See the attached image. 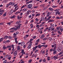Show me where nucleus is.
Segmentation results:
<instances>
[{
  "instance_id": "obj_1",
  "label": "nucleus",
  "mask_w": 63,
  "mask_h": 63,
  "mask_svg": "<svg viewBox=\"0 0 63 63\" xmlns=\"http://www.w3.org/2000/svg\"><path fill=\"white\" fill-rule=\"evenodd\" d=\"M32 42H31L29 44V45L28 46V48L29 49L31 48V46H32Z\"/></svg>"
},
{
  "instance_id": "obj_2",
  "label": "nucleus",
  "mask_w": 63,
  "mask_h": 63,
  "mask_svg": "<svg viewBox=\"0 0 63 63\" xmlns=\"http://www.w3.org/2000/svg\"><path fill=\"white\" fill-rule=\"evenodd\" d=\"M2 10V9H0V16L2 15L3 14V13L4 12V10Z\"/></svg>"
},
{
  "instance_id": "obj_3",
  "label": "nucleus",
  "mask_w": 63,
  "mask_h": 63,
  "mask_svg": "<svg viewBox=\"0 0 63 63\" xmlns=\"http://www.w3.org/2000/svg\"><path fill=\"white\" fill-rule=\"evenodd\" d=\"M32 7V4H30L28 5L27 8L28 9H31Z\"/></svg>"
},
{
  "instance_id": "obj_4",
  "label": "nucleus",
  "mask_w": 63,
  "mask_h": 63,
  "mask_svg": "<svg viewBox=\"0 0 63 63\" xmlns=\"http://www.w3.org/2000/svg\"><path fill=\"white\" fill-rule=\"evenodd\" d=\"M40 42V39H38L36 41V43H35V46H37L38 44V43H39V42Z\"/></svg>"
},
{
  "instance_id": "obj_5",
  "label": "nucleus",
  "mask_w": 63,
  "mask_h": 63,
  "mask_svg": "<svg viewBox=\"0 0 63 63\" xmlns=\"http://www.w3.org/2000/svg\"><path fill=\"white\" fill-rule=\"evenodd\" d=\"M28 10V9L27 8H24L22 10V11L23 12H26Z\"/></svg>"
},
{
  "instance_id": "obj_6",
  "label": "nucleus",
  "mask_w": 63,
  "mask_h": 63,
  "mask_svg": "<svg viewBox=\"0 0 63 63\" xmlns=\"http://www.w3.org/2000/svg\"><path fill=\"white\" fill-rule=\"evenodd\" d=\"M15 4V3L14 2H10L9 3V5H11L12 6H14Z\"/></svg>"
},
{
  "instance_id": "obj_7",
  "label": "nucleus",
  "mask_w": 63,
  "mask_h": 63,
  "mask_svg": "<svg viewBox=\"0 0 63 63\" xmlns=\"http://www.w3.org/2000/svg\"><path fill=\"white\" fill-rule=\"evenodd\" d=\"M20 53H22V54H23V55L25 54V53L24 52V50L23 49L22 50L21 52H20Z\"/></svg>"
},
{
  "instance_id": "obj_8",
  "label": "nucleus",
  "mask_w": 63,
  "mask_h": 63,
  "mask_svg": "<svg viewBox=\"0 0 63 63\" xmlns=\"http://www.w3.org/2000/svg\"><path fill=\"white\" fill-rule=\"evenodd\" d=\"M62 49L61 47H59L57 48V50L58 52H60Z\"/></svg>"
},
{
  "instance_id": "obj_9",
  "label": "nucleus",
  "mask_w": 63,
  "mask_h": 63,
  "mask_svg": "<svg viewBox=\"0 0 63 63\" xmlns=\"http://www.w3.org/2000/svg\"><path fill=\"white\" fill-rule=\"evenodd\" d=\"M22 25V24H20L19 25H18V26L16 27L17 29H19L20 27V26H21Z\"/></svg>"
},
{
  "instance_id": "obj_10",
  "label": "nucleus",
  "mask_w": 63,
  "mask_h": 63,
  "mask_svg": "<svg viewBox=\"0 0 63 63\" xmlns=\"http://www.w3.org/2000/svg\"><path fill=\"white\" fill-rule=\"evenodd\" d=\"M31 11L30 10H28L27 12V15H28L29 14V13H31Z\"/></svg>"
},
{
  "instance_id": "obj_11",
  "label": "nucleus",
  "mask_w": 63,
  "mask_h": 63,
  "mask_svg": "<svg viewBox=\"0 0 63 63\" xmlns=\"http://www.w3.org/2000/svg\"><path fill=\"white\" fill-rule=\"evenodd\" d=\"M53 52V54H55L56 53H57V49H56L55 50H54Z\"/></svg>"
},
{
  "instance_id": "obj_12",
  "label": "nucleus",
  "mask_w": 63,
  "mask_h": 63,
  "mask_svg": "<svg viewBox=\"0 0 63 63\" xmlns=\"http://www.w3.org/2000/svg\"><path fill=\"white\" fill-rule=\"evenodd\" d=\"M50 27H51L52 28H54V24H50Z\"/></svg>"
},
{
  "instance_id": "obj_13",
  "label": "nucleus",
  "mask_w": 63,
  "mask_h": 63,
  "mask_svg": "<svg viewBox=\"0 0 63 63\" xmlns=\"http://www.w3.org/2000/svg\"><path fill=\"white\" fill-rule=\"evenodd\" d=\"M60 13L59 11H57L55 12L56 16L57 15H57H60Z\"/></svg>"
},
{
  "instance_id": "obj_14",
  "label": "nucleus",
  "mask_w": 63,
  "mask_h": 63,
  "mask_svg": "<svg viewBox=\"0 0 63 63\" xmlns=\"http://www.w3.org/2000/svg\"><path fill=\"white\" fill-rule=\"evenodd\" d=\"M54 21V20L52 19H50L48 21V23H49V22H53Z\"/></svg>"
},
{
  "instance_id": "obj_15",
  "label": "nucleus",
  "mask_w": 63,
  "mask_h": 63,
  "mask_svg": "<svg viewBox=\"0 0 63 63\" xmlns=\"http://www.w3.org/2000/svg\"><path fill=\"white\" fill-rule=\"evenodd\" d=\"M8 1V0H4L2 1V3H6Z\"/></svg>"
},
{
  "instance_id": "obj_16",
  "label": "nucleus",
  "mask_w": 63,
  "mask_h": 63,
  "mask_svg": "<svg viewBox=\"0 0 63 63\" xmlns=\"http://www.w3.org/2000/svg\"><path fill=\"white\" fill-rule=\"evenodd\" d=\"M50 12H48L47 13V17H48L50 15Z\"/></svg>"
},
{
  "instance_id": "obj_17",
  "label": "nucleus",
  "mask_w": 63,
  "mask_h": 63,
  "mask_svg": "<svg viewBox=\"0 0 63 63\" xmlns=\"http://www.w3.org/2000/svg\"><path fill=\"white\" fill-rule=\"evenodd\" d=\"M3 48L4 49H6L7 48V46H6L5 45H4L3 47Z\"/></svg>"
},
{
  "instance_id": "obj_18",
  "label": "nucleus",
  "mask_w": 63,
  "mask_h": 63,
  "mask_svg": "<svg viewBox=\"0 0 63 63\" xmlns=\"http://www.w3.org/2000/svg\"><path fill=\"white\" fill-rule=\"evenodd\" d=\"M48 10L50 11H53V9L51 7L49 8H48Z\"/></svg>"
},
{
  "instance_id": "obj_19",
  "label": "nucleus",
  "mask_w": 63,
  "mask_h": 63,
  "mask_svg": "<svg viewBox=\"0 0 63 63\" xmlns=\"http://www.w3.org/2000/svg\"><path fill=\"white\" fill-rule=\"evenodd\" d=\"M31 27V29H32V28H33V24H31L30 25Z\"/></svg>"
},
{
  "instance_id": "obj_20",
  "label": "nucleus",
  "mask_w": 63,
  "mask_h": 63,
  "mask_svg": "<svg viewBox=\"0 0 63 63\" xmlns=\"http://www.w3.org/2000/svg\"><path fill=\"white\" fill-rule=\"evenodd\" d=\"M44 37H45V35L44 34H42L41 37V39H43Z\"/></svg>"
},
{
  "instance_id": "obj_21",
  "label": "nucleus",
  "mask_w": 63,
  "mask_h": 63,
  "mask_svg": "<svg viewBox=\"0 0 63 63\" xmlns=\"http://www.w3.org/2000/svg\"><path fill=\"white\" fill-rule=\"evenodd\" d=\"M53 59H55V60H56V59H58V57H55V56H54L53 57Z\"/></svg>"
},
{
  "instance_id": "obj_22",
  "label": "nucleus",
  "mask_w": 63,
  "mask_h": 63,
  "mask_svg": "<svg viewBox=\"0 0 63 63\" xmlns=\"http://www.w3.org/2000/svg\"><path fill=\"white\" fill-rule=\"evenodd\" d=\"M60 30L61 31V32H62L63 31V28L62 27H61L60 28Z\"/></svg>"
},
{
  "instance_id": "obj_23",
  "label": "nucleus",
  "mask_w": 63,
  "mask_h": 63,
  "mask_svg": "<svg viewBox=\"0 0 63 63\" xmlns=\"http://www.w3.org/2000/svg\"><path fill=\"white\" fill-rule=\"evenodd\" d=\"M14 12V10H12L10 12V14L12 15V14H13V13Z\"/></svg>"
},
{
  "instance_id": "obj_24",
  "label": "nucleus",
  "mask_w": 63,
  "mask_h": 63,
  "mask_svg": "<svg viewBox=\"0 0 63 63\" xmlns=\"http://www.w3.org/2000/svg\"><path fill=\"white\" fill-rule=\"evenodd\" d=\"M20 21H18L16 22V23L17 24H19V23H20Z\"/></svg>"
},
{
  "instance_id": "obj_25",
  "label": "nucleus",
  "mask_w": 63,
  "mask_h": 63,
  "mask_svg": "<svg viewBox=\"0 0 63 63\" xmlns=\"http://www.w3.org/2000/svg\"><path fill=\"white\" fill-rule=\"evenodd\" d=\"M24 44H25V43H24V42L23 41L21 43V46H23L24 45Z\"/></svg>"
},
{
  "instance_id": "obj_26",
  "label": "nucleus",
  "mask_w": 63,
  "mask_h": 63,
  "mask_svg": "<svg viewBox=\"0 0 63 63\" xmlns=\"http://www.w3.org/2000/svg\"><path fill=\"white\" fill-rule=\"evenodd\" d=\"M41 15V14H36L35 15V16H39Z\"/></svg>"
},
{
  "instance_id": "obj_27",
  "label": "nucleus",
  "mask_w": 63,
  "mask_h": 63,
  "mask_svg": "<svg viewBox=\"0 0 63 63\" xmlns=\"http://www.w3.org/2000/svg\"><path fill=\"white\" fill-rule=\"evenodd\" d=\"M20 47L19 46H18L17 47V50H20Z\"/></svg>"
},
{
  "instance_id": "obj_28",
  "label": "nucleus",
  "mask_w": 63,
  "mask_h": 63,
  "mask_svg": "<svg viewBox=\"0 0 63 63\" xmlns=\"http://www.w3.org/2000/svg\"><path fill=\"white\" fill-rule=\"evenodd\" d=\"M17 52L16 51H15L14 53V56H16V55H17Z\"/></svg>"
},
{
  "instance_id": "obj_29",
  "label": "nucleus",
  "mask_w": 63,
  "mask_h": 63,
  "mask_svg": "<svg viewBox=\"0 0 63 63\" xmlns=\"http://www.w3.org/2000/svg\"><path fill=\"white\" fill-rule=\"evenodd\" d=\"M42 46H43V45L41 46V45L40 44L38 46V48H41V47Z\"/></svg>"
},
{
  "instance_id": "obj_30",
  "label": "nucleus",
  "mask_w": 63,
  "mask_h": 63,
  "mask_svg": "<svg viewBox=\"0 0 63 63\" xmlns=\"http://www.w3.org/2000/svg\"><path fill=\"white\" fill-rule=\"evenodd\" d=\"M32 59H30L29 60L28 62L29 63H31L32 62Z\"/></svg>"
},
{
  "instance_id": "obj_31",
  "label": "nucleus",
  "mask_w": 63,
  "mask_h": 63,
  "mask_svg": "<svg viewBox=\"0 0 63 63\" xmlns=\"http://www.w3.org/2000/svg\"><path fill=\"white\" fill-rule=\"evenodd\" d=\"M14 30H10V32H11V33H14Z\"/></svg>"
},
{
  "instance_id": "obj_32",
  "label": "nucleus",
  "mask_w": 63,
  "mask_h": 63,
  "mask_svg": "<svg viewBox=\"0 0 63 63\" xmlns=\"http://www.w3.org/2000/svg\"><path fill=\"white\" fill-rule=\"evenodd\" d=\"M50 57H49L47 58V60L48 61L50 60Z\"/></svg>"
},
{
  "instance_id": "obj_33",
  "label": "nucleus",
  "mask_w": 63,
  "mask_h": 63,
  "mask_svg": "<svg viewBox=\"0 0 63 63\" xmlns=\"http://www.w3.org/2000/svg\"><path fill=\"white\" fill-rule=\"evenodd\" d=\"M42 54H43V55H44V54H45V51L44 50L42 52Z\"/></svg>"
},
{
  "instance_id": "obj_34",
  "label": "nucleus",
  "mask_w": 63,
  "mask_h": 63,
  "mask_svg": "<svg viewBox=\"0 0 63 63\" xmlns=\"http://www.w3.org/2000/svg\"><path fill=\"white\" fill-rule=\"evenodd\" d=\"M47 6H46L43 9V10L45 11V10H47Z\"/></svg>"
},
{
  "instance_id": "obj_35",
  "label": "nucleus",
  "mask_w": 63,
  "mask_h": 63,
  "mask_svg": "<svg viewBox=\"0 0 63 63\" xmlns=\"http://www.w3.org/2000/svg\"><path fill=\"white\" fill-rule=\"evenodd\" d=\"M3 41V38H2L0 39V42H1L2 41Z\"/></svg>"
},
{
  "instance_id": "obj_36",
  "label": "nucleus",
  "mask_w": 63,
  "mask_h": 63,
  "mask_svg": "<svg viewBox=\"0 0 63 63\" xmlns=\"http://www.w3.org/2000/svg\"><path fill=\"white\" fill-rule=\"evenodd\" d=\"M8 36H5L4 37V39H8Z\"/></svg>"
},
{
  "instance_id": "obj_37",
  "label": "nucleus",
  "mask_w": 63,
  "mask_h": 63,
  "mask_svg": "<svg viewBox=\"0 0 63 63\" xmlns=\"http://www.w3.org/2000/svg\"><path fill=\"white\" fill-rule=\"evenodd\" d=\"M15 17H16V16H13L12 17H11V18H15Z\"/></svg>"
},
{
  "instance_id": "obj_38",
  "label": "nucleus",
  "mask_w": 63,
  "mask_h": 63,
  "mask_svg": "<svg viewBox=\"0 0 63 63\" xmlns=\"http://www.w3.org/2000/svg\"><path fill=\"white\" fill-rule=\"evenodd\" d=\"M41 18V20L42 21H44V19H45L44 18V17H42Z\"/></svg>"
},
{
  "instance_id": "obj_39",
  "label": "nucleus",
  "mask_w": 63,
  "mask_h": 63,
  "mask_svg": "<svg viewBox=\"0 0 63 63\" xmlns=\"http://www.w3.org/2000/svg\"><path fill=\"white\" fill-rule=\"evenodd\" d=\"M51 29H52V28H51V27H50L49 28L48 30V31H49L50 30H51Z\"/></svg>"
},
{
  "instance_id": "obj_40",
  "label": "nucleus",
  "mask_w": 63,
  "mask_h": 63,
  "mask_svg": "<svg viewBox=\"0 0 63 63\" xmlns=\"http://www.w3.org/2000/svg\"><path fill=\"white\" fill-rule=\"evenodd\" d=\"M57 32L58 33H59V34H60L61 35L62 34V33L60 32V31L59 30Z\"/></svg>"
},
{
  "instance_id": "obj_41",
  "label": "nucleus",
  "mask_w": 63,
  "mask_h": 63,
  "mask_svg": "<svg viewBox=\"0 0 63 63\" xmlns=\"http://www.w3.org/2000/svg\"><path fill=\"white\" fill-rule=\"evenodd\" d=\"M29 36V35H26V36H25L24 37V38H27Z\"/></svg>"
},
{
  "instance_id": "obj_42",
  "label": "nucleus",
  "mask_w": 63,
  "mask_h": 63,
  "mask_svg": "<svg viewBox=\"0 0 63 63\" xmlns=\"http://www.w3.org/2000/svg\"><path fill=\"white\" fill-rule=\"evenodd\" d=\"M35 20L36 21H38L39 20V19L37 18H36L35 19Z\"/></svg>"
},
{
  "instance_id": "obj_43",
  "label": "nucleus",
  "mask_w": 63,
  "mask_h": 63,
  "mask_svg": "<svg viewBox=\"0 0 63 63\" xmlns=\"http://www.w3.org/2000/svg\"><path fill=\"white\" fill-rule=\"evenodd\" d=\"M57 7V6H56L53 5L52 6V7L53 8H56Z\"/></svg>"
},
{
  "instance_id": "obj_44",
  "label": "nucleus",
  "mask_w": 63,
  "mask_h": 63,
  "mask_svg": "<svg viewBox=\"0 0 63 63\" xmlns=\"http://www.w3.org/2000/svg\"><path fill=\"white\" fill-rule=\"evenodd\" d=\"M36 27H37V29H39V25H37Z\"/></svg>"
},
{
  "instance_id": "obj_45",
  "label": "nucleus",
  "mask_w": 63,
  "mask_h": 63,
  "mask_svg": "<svg viewBox=\"0 0 63 63\" xmlns=\"http://www.w3.org/2000/svg\"><path fill=\"white\" fill-rule=\"evenodd\" d=\"M53 48H51L50 50L49 51H50V52H52V51H53Z\"/></svg>"
},
{
  "instance_id": "obj_46",
  "label": "nucleus",
  "mask_w": 63,
  "mask_h": 63,
  "mask_svg": "<svg viewBox=\"0 0 63 63\" xmlns=\"http://www.w3.org/2000/svg\"><path fill=\"white\" fill-rule=\"evenodd\" d=\"M43 46L44 47H45V48L47 47V45H43Z\"/></svg>"
},
{
  "instance_id": "obj_47",
  "label": "nucleus",
  "mask_w": 63,
  "mask_h": 63,
  "mask_svg": "<svg viewBox=\"0 0 63 63\" xmlns=\"http://www.w3.org/2000/svg\"><path fill=\"white\" fill-rule=\"evenodd\" d=\"M36 36H33L32 37V38L33 39H35L36 38Z\"/></svg>"
},
{
  "instance_id": "obj_48",
  "label": "nucleus",
  "mask_w": 63,
  "mask_h": 63,
  "mask_svg": "<svg viewBox=\"0 0 63 63\" xmlns=\"http://www.w3.org/2000/svg\"><path fill=\"white\" fill-rule=\"evenodd\" d=\"M36 49V48H35L34 47L33 48V51H35Z\"/></svg>"
},
{
  "instance_id": "obj_49",
  "label": "nucleus",
  "mask_w": 63,
  "mask_h": 63,
  "mask_svg": "<svg viewBox=\"0 0 63 63\" xmlns=\"http://www.w3.org/2000/svg\"><path fill=\"white\" fill-rule=\"evenodd\" d=\"M8 38H9V39H12V36H8Z\"/></svg>"
},
{
  "instance_id": "obj_50",
  "label": "nucleus",
  "mask_w": 63,
  "mask_h": 63,
  "mask_svg": "<svg viewBox=\"0 0 63 63\" xmlns=\"http://www.w3.org/2000/svg\"><path fill=\"white\" fill-rule=\"evenodd\" d=\"M32 40H33V39H31L30 40V41L28 42V43H29V42H30V43H31V42H31V41H32Z\"/></svg>"
},
{
  "instance_id": "obj_51",
  "label": "nucleus",
  "mask_w": 63,
  "mask_h": 63,
  "mask_svg": "<svg viewBox=\"0 0 63 63\" xmlns=\"http://www.w3.org/2000/svg\"><path fill=\"white\" fill-rule=\"evenodd\" d=\"M7 60H5L3 62V63H7Z\"/></svg>"
},
{
  "instance_id": "obj_52",
  "label": "nucleus",
  "mask_w": 63,
  "mask_h": 63,
  "mask_svg": "<svg viewBox=\"0 0 63 63\" xmlns=\"http://www.w3.org/2000/svg\"><path fill=\"white\" fill-rule=\"evenodd\" d=\"M43 41H46V40H47V38H44L43 39Z\"/></svg>"
},
{
  "instance_id": "obj_53",
  "label": "nucleus",
  "mask_w": 63,
  "mask_h": 63,
  "mask_svg": "<svg viewBox=\"0 0 63 63\" xmlns=\"http://www.w3.org/2000/svg\"><path fill=\"white\" fill-rule=\"evenodd\" d=\"M43 62H46V60L45 59H44L43 60Z\"/></svg>"
},
{
  "instance_id": "obj_54",
  "label": "nucleus",
  "mask_w": 63,
  "mask_h": 63,
  "mask_svg": "<svg viewBox=\"0 0 63 63\" xmlns=\"http://www.w3.org/2000/svg\"><path fill=\"white\" fill-rule=\"evenodd\" d=\"M7 48H11V46H7Z\"/></svg>"
},
{
  "instance_id": "obj_55",
  "label": "nucleus",
  "mask_w": 63,
  "mask_h": 63,
  "mask_svg": "<svg viewBox=\"0 0 63 63\" xmlns=\"http://www.w3.org/2000/svg\"><path fill=\"white\" fill-rule=\"evenodd\" d=\"M6 16V13L5 12L3 16L4 17L5 16Z\"/></svg>"
},
{
  "instance_id": "obj_56",
  "label": "nucleus",
  "mask_w": 63,
  "mask_h": 63,
  "mask_svg": "<svg viewBox=\"0 0 63 63\" xmlns=\"http://www.w3.org/2000/svg\"><path fill=\"white\" fill-rule=\"evenodd\" d=\"M34 21V20L32 19L30 21L31 23H32V22Z\"/></svg>"
},
{
  "instance_id": "obj_57",
  "label": "nucleus",
  "mask_w": 63,
  "mask_h": 63,
  "mask_svg": "<svg viewBox=\"0 0 63 63\" xmlns=\"http://www.w3.org/2000/svg\"><path fill=\"white\" fill-rule=\"evenodd\" d=\"M17 30V28H14V31H16V30Z\"/></svg>"
},
{
  "instance_id": "obj_58",
  "label": "nucleus",
  "mask_w": 63,
  "mask_h": 63,
  "mask_svg": "<svg viewBox=\"0 0 63 63\" xmlns=\"http://www.w3.org/2000/svg\"><path fill=\"white\" fill-rule=\"evenodd\" d=\"M14 51L12 50V51L11 52V54H12L14 53Z\"/></svg>"
},
{
  "instance_id": "obj_59",
  "label": "nucleus",
  "mask_w": 63,
  "mask_h": 63,
  "mask_svg": "<svg viewBox=\"0 0 63 63\" xmlns=\"http://www.w3.org/2000/svg\"><path fill=\"white\" fill-rule=\"evenodd\" d=\"M24 7H25V6H24V5H23L21 7V9H23V8H24Z\"/></svg>"
},
{
  "instance_id": "obj_60",
  "label": "nucleus",
  "mask_w": 63,
  "mask_h": 63,
  "mask_svg": "<svg viewBox=\"0 0 63 63\" xmlns=\"http://www.w3.org/2000/svg\"><path fill=\"white\" fill-rule=\"evenodd\" d=\"M56 47H54V48H53V51H54L55 50V49H56Z\"/></svg>"
},
{
  "instance_id": "obj_61",
  "label": "nucleus",
  "mask_w": 63,
  "mask_h": 63,
  "mask_svg": "<svg viewBox=\"0 0 63 63\" xmlns=\"http://www.w3.org/2000/svg\"><path fill=\"white\" fill-rule=\"evenodd\" d=\"M17 17L18 18V19H20V17L19 15H18L17 16Z\"/></svg>"
},
{
  "instance_id": "obj_62",
  "label": "nucleus",
  "mask_w": 63,
  "mask_h": 63,
  "mask_svg": "<svg viewBox=\"0 0 63 63\" xmlns=\"http://www.w3.org/2000/svg\"><path fill=\"white\" fill-rule=\"evenodd\" d=\"M38 50L37 49L35 51L34 53H36L37 52H38Z\"/></svg>"
},
{
  "instance_id": "obj_63",
  "label": "nucleus",
  "mask_w": 63,
  "mask_h": 63,
  "mask_svg": "<svg viewBox=\"0 0 63 63\" xmlns=\"http://www.w3.org/2000/svg\"><path fill=\"white\" fill-rule=\"evenodd\" d=\"M38 32H40V31H41V29L40 28H39L38 29Z\"/></svg>"
},
{
  "instance_id": "obj_64",
  "label": "nucleus",
  "mask_w": 63,
  "mask_h": 63,
  "mask_svg": "<svg viewBox=\"0 0 63 63\" xmlns=\"http://www.w3.org/2000/svg\"><path fill=\"white\" fill-rule=\"evenodd\" d=\"M62 52L61 51L59 53V55H61V54H62Z\"/></svg>"
}]
</instances>
